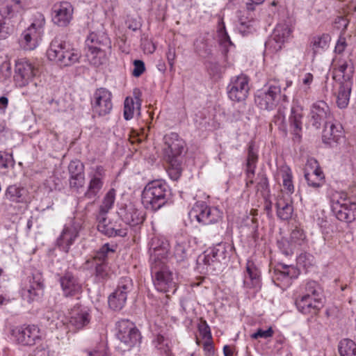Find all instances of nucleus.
I'll return each instance as SVG.
<instances>
[{"instance_id":"nucleus-1","label":"nucleus","mask_w":356,"mask_h":356,"mask_svg":"<svg viewBox=\"0 0 356 356\" xmlns=\"http://www.w3.org/2000/svg\"><path fill=\"white\" fill-rule=\"evenodd\" d=\"M184 141L176 133H170L164 137L163 155L171 165L169 174L176 180L181 175V155L184 151Z\"/></svg>"},{"instance_id":"nucleus-2","label":"nucleus","mask_w":356,"mask_h":356,"mask_svg":"<svg viewBox=\"0 0 356 356\" xmlns=\"http://www.w3.org/2000/svg\"><path fill=\"white\" fill-rule=\"evenodd\" d=\"M168 193V186L164 181H149L142 191V204L147 209L157 211L167 202Z\"/></svg>"},{"instance_id":"nucleus-3","label":"nucleus","mask_w":356,"mask_h":356,"mask_svg":"<svg viewBox=\"0 0 356 356\" xmlns=\"http://www.w3.org/2000/svg\"><path fill=\"white\" fill-rule=\"evenodd\" d=\"M153 284L156 289L162 293H174L177 290L176 275L169 268L167 264L150 265Z\"/></svg>"},{"instance_id":"nucleus-4","label":"nucleus","mask_w":356,"mask_h":356,"mask_svg":"<svg viewBox=\"0 0 356 356\" xmlns=\"http://www.w3.org/2000/svg\"><path fill=\"white\" fill-rule=\"evenodd\" d=\"M256 104L261 109L271 111L281 102L287 101L286 95L282 93L281 86L277 82L270 83L255 94Z\"/></svg>"},{"instance_id":"nucleus-5","label":"nucleus","mask_w":356,"mask_h":356,"mask_svg":"<svg viewBox=\"0 0 356 356\" xmlns=\"http://www.w3.org/2000/svg\"><path fill=\"white\" fill-rule=\"evenodd\" d=\"M88 183L83 194L86 199L95 201L100 196L106 178V170L102 165H95L88 169Z\"/></svg>"},{"instance_id":"nucleus-6","label":"nucleus","mask_w":356,"mask_h":356,"mask_svg":"<svg viewBox=\"0 0 356 356\" xmlns=\"http://www.w3.org/2000/svg\"><path fill=\"white\" fill-rule=\"evenodd\" d=\"M192 221L208 225L219 222L222 218V212L215 207H209L204 202H197L189 211Z\"/></svg>"},{"instance_id":"nucleus-7","label":"nucleus","mask_w":356,"mask_h":356,"mask_svg":"<svg viewBox=\"0 0 356 356\" xmlns=\"http://www.w3.org/2000/svg\"><path fill=\"white\" fill-rule=\"evenodd\" d=\"M11 337L17 343L31 346L42 340L43 333L35 325H24L13 328L11 331Z\"/></svg>"},{"instance_id":"nucleus-8","label":"nucleus","mask_w":356,"mask_h":356,"mask_svg":"<svg viewBox=\"0 0 356 356\" xmlns=\"http://www.w3.org/2000/svg\"><path fill=\"white\" fill-rule=\"evenodd\" d=\"M116 328L118 339L128 350L140 344V333L131 321L120 320L117 323Z\"/></svg>"},{"instance_id":"nucleus-9","label":"nucleus","mask_w":356,"mask_h":356,"mask_svg":"<svg viewBox=\"0 0 356 356\" xmlns=\"http://www.w3.org/2000/svg\"><path fill=\"white\" fill-rule=\"evenodd\" d=\"M44 284L40 275L29 276L22 280L20 294L29 303L38 301L43 296Z\"/></svg>"},{"instance_id":"nucleus-10","label":"nucleus","mask_w":356,"mask_h":356,"mask_svg":"<svg viewBox=\"0 0 356 356\" xmlns=\"http://www.w3.org/2000/svg\"><path fill=\"white\" fill-rule=\"evenodd\" d=\"M331 207L339 220L351 222L356 220V203L347 200L344 194H339V198L334 197Z\"/></svg>"},{"instance_id":"nucleus-11","label":"nucleus","mask_w":356,"mask_h":356,"mask_svg":"<svg viewBox=\"0 0 356 356\" xmlns=\"http://www.w3.org/2000/svg\"><path fill=\"white\" fill-rule=\"evenodd\" d=\"M170 243L163 236H154L149 243L150 265L167 264L170 254Z\"/></svg>"},{"instance_id":"nucleus-12","label":"nucleus","mask_w":356,"mask_h":356,"mask_svg":"<svg viewBox=\"0 0 356 356\" xmlns=\"http://www.w3.org/2000/svg\"><path fill=\"white\" fill-rule=\"evenodd\" d=\"M250 90L249 79L245 74L232 78L227 86L229 98L234 102H240L246 99Z\"/></svg>"},{"instance_id":"nucleus-13","label":"nucleus","mask_w":356,"mask_h":356,"mask_svg":"<svg viewBox=\"0 0 356 356\" xmlns=\"http://www.w3.org/2000/svg\"><path fill=\"white\" fill-rule=\"evenodd\" d=\"M38 73V68L29 60L26 59L18 60L15 63V83L18 87H24Z\"/></svg>"},{"instance_id":"nucleus-14","label":"nucleus","mask_w":356,"mask_h":356,"mask_svg":"<svg viewBox=\"0 0 356 356\" xmlns=\"http://www.w3.org/2000/svg\"><path fill=\"white\" fill-rule=\"evenodd\" d=\"M92 111L99 116L108 114L113 108L112 94L106 88L95 90L91 101Z\"/></svg>"},{"instance_id":"nucleus-15","label":"nucleus","mask_w":356,"mask_h":356,"mask_svg":"<svg viewBox=\"0 0 356 356\" xmlns=\"http://www.w3.org/2000/svg\"><path fill=\"white\" fill-rule=\"evenodd\" d=\"M292 30L285 23L279 24L274 29L271 38L266 42V48L271 52L281 50L284 42L289 39Z\"/></svg>"},{"instance_id":"nucleus-16","label":"nucleus","mask_w":356,"mask_h":356,"mask_svg":"<svg viewBox=\"0 0 356 356\" xmlns=\"http://www.w3.org/2000/svg\"><path fill=\"white\" fill-rule=\"evenodd\" d=\"M261 287V272L252 261L248 260L243 275V288L248 291H252V293H257Z\"/></svg>"},{"instance_id":"nucleus-17","label":"nucleus","mask_w":356,"mask_h":356,"mask_svg":"<svg viewBox=\"0 0 356 356\" xmlns=\"http://www.w3.org/2000/svg\"><path fill=\"white\" fill-rule=\"evenodd\" d=\"M59 283L65 297H72L82 291L79 279L71 272L66 271L59 277Z\"/></svg>"},{"instance_id":"nucleus-18","label":"nucleus","mask_w":356,"mask_h":356,"mask_svg":"<svg viewBox=\"0 0 356 356\" xmlns=\"http://www.w3.org/2000/svg\"><path fill=\"white\" fill-rule=\"evenodd\" d=\"M72 16L73 7L68 2H62L53 8L52 22L58 26H67L72 19Z\"/></svg>"},{"instance_id":"nucleus-19","label":"nucleus","mask_w":356,"mask_h":356,"mask_svg":"<svg viewBox=\"0 0 356 356\" xmlns=\"http://www.w3.org/2000/svg\"><path fill=\"white\" fill-rule=\"evenodd\" d=\"M79 227L75 223H71L64 226L56 243L60 250L68 252L71 245L74 243L79 236Z\"/></svg>"},{"instance_id":"nucleus-20","label":"nucleus","mask_w":356,"mask_h":356,"mask_svg":"<svg viewBox=\"0 0 356 356\" xmlns=\"http://www.w3.org/2000/svg\"><path fill=\"white\" fill-rule=\"evenodd\" d=\"M344 138V131L340 123L327 122L323 131V142L330 146H334L341 143Z\"/></svg>"},{"instance_id":"nucleus-21","label":"nucleus","mask_w":356,"mask_h":356,"mask_svg":"<svg viewBox=\"0 0 356 356\" xmlns=\"http://www.w3.org/2000/svg\"><path fill=\"white\" fill-rule=\"evenodd\" d=\"M305 177L308 185L310 186L318 188L322 186L324 175L316 160L311 159L307 161L305 167Z\"/></svg>"},{"instance_id":"nucleus-22","label":"nucleus","mask_w":356,"mask_h":356,"mask_svg":"<svg viewBox=\"0 0 356 356\" xmlns=\"http://www.w3.org/2000/svg\"><path fill=\"white\" fill-rule=\"evenodd\" d=\"M30 6L31 0H6L0 10L6 17L13 18L24 13Z\"/></svg>"},{"instance_id":"nucleus-23","label":"nucleus","mask_w":356,"mask_h":356,"mask_svg":"<svg viewBox=\"0 0 356 356\" xmlns=\"http://www.w3.org/2000/svg\"><path fill=\"white\" fill-rule=\"evenodd\" d=\"M296 305L299 312L304 314H316L322 307L321 298L309 295H300L296 300Z\"/></svg>"},{"instance_id":"nucleus-24","label":"nucleus","mask_w":356,"mask_h":356,"mask_svg":"<svg viewBox=\"0 0 356 356\" xmlns=\"http://www.w3.org/2000/svg\"><path fill=\"white\" fill-rule=\"evenodd\" d=\"M232 249V248L229 245L225 243H220L208 250L209 254H207L206 257L209 259V257H213L215 259V261L211 264L213 269H220L222 262L225 261L229 257V252Z\"/></svg>"},{"instance_id":"nucleus-25","label":"nucleus","mask_w":356,"mask_h":356,"mask_svg":"<svg viewBox=\"0 0 356 356\" xmlns=\"http://www.w3.org/2000/svg\"><path fill=\"white\" fill-rule=\"evenodd\" d=\"M330 115V108L325 102L318 101L313 104L311 109V118L313 125L316 128H319L321 122L328 118Z\"/></svg>"},{"instance_id":"nucleus-26","label":"nucleus","mask_w":356,"mask_h":356,"mask_svg":"<svg viewBox=\"0 0 356 356\" xmlns=\"http://www.w3.org/2000/svg\"><path fill=\"white\" fill-rule=\"evenodd\" d=\"M67 42L58 38H55L50 42L49 47L47 50V58L60 66Z\"/></svg>"},{"instance_id":"nucleus-27","label":"nucleus","mask_w":356,"mask_h":356,"mask_svg":"<svg viewBox=\"0 0 356 356\" xmlns=\"http://www.w3.org/2000/svg\"><path fill=\"white\" fill-rule=\"evenodd\" d=\"M27 189L19 184L9 185L5 191V198L15 203L26 202L28 198Z\"/></svg>"},{"instance_id":"nucleus-28","label":"nucleus","mask_w":356,"mask_h":356,"mask_svg":"<svg viewBox=\"0 0 356 356\" xmlns=\"http://www.w3.org/2000/svg\"><path fill=\"white\" fill-rule=\"evenodd\" d=\"M134 98L128 97L125 99L124 103V117L125 120H129L133 118L136 113H139L140 109V91L138 88L134 90Z\"/></svg>"},{"instance_id":"nucleus-29","label":"nucleus","mask_w":356,"mask_h":356,"mask_svg":"<svg viewBox=\"0 0 356 356\" xmlns=\"http://www.w3.org/2000/svg\"><path fill=\"white\" fill-rule=\"evenodd\" d=\"M42 34L26 28L21 35L20 44L26 50H33L42 40Z\"/></svg>"},{"instance_id":"nucleus-30","label":"nucleus","mask_w":356,"mask_h":356,"mask_svg":"<svg viewBox=\"0 0 356 356\" xmlns=\"http://www.w3.org/2000/svg\"><path fill=\"white\" fill-rule=\"evenodd\" d=\"M90 311L87 308H74L72 310L70 323L77 330L87 326L90 322Z\"/></svg>"},{"instance_id":"nucleus-31","label":"nucleus","mask_w":356,"mask_h":356,"mask_svg":"<svg viewBox=\"0 0 356 356\" xmlns=\"http://www.w3.org/2000/svg\"><path fill=\"white\" fill-rule=\"evenodd\" d=\"M331 36L328 33L314 35L310 41V48L314 56L321 54L330 47Z\"/></svg>"},{"instance_id":"nucleus-32","label":"nucleus","mask_w":356,"mask_h":356,"mask_svg":"<svg viewBox=\"0 0 356 356\" xmlns=\"http://www.w3.org/2000/svg\"><path fill=\"white\" fill-rule=\"evenodd\" d=\"M122 220L130 226H136L143 222L144 216L141 211L129 204L124 210Z\"/></svg>"},{"instance_id":"nucleus-33","label":"nucleus","mask_w":356,"mask_h":356,"mask_svg":"<svg viewBox=\"0 0 356 356\" xmlns=\"http://www.w3.org/2000/svg\"><path fill=\"white\" fill-rule=\"evenodd\" d=\"M88 49L110 47V40L104 33H90L86 40Z\"/></svg>"},{"instance_id":"nucleus-34","label":"nucleus","mask_w":356,"mask_h":356,"mask_svg":"<svg viewBox=\"0 0 356 356\" xmlns=\"http://www.w3.org/2000/svg\"><path fill=\"white\" fill-rule=\"evenodd\" d=\"M277 176L282 179V191L291 195L294 192V185L291 168L286 165H281L277 170Z\"/></svg>"},{"instance_id":"nucleus-35","label":"nucleus","mask_w":356,"mask_h":356,"mask_svg":"<svg viewBox=\"0 0 356 356\" xmlns=\"http://www.w3.org/2000/svg\"><path fill=\"white\" fill-rule=\"evenodd\" d=\"M97 229L109 237L115 236H124L127 235L125 229L115 228L112 223L108 222L106 216H98Z\"/></svg>"},{"instance_id":"nucleus-36","label":"nucleus","mask_w":356,"mask_h":356,"mask_svg":"<svg viewBox=\"0 0 356 356\" xmlns=\"http://www.w3.org/2000/svg\"><path fill=\"white\" fill-rule=\"evenodd\" d=\"M351 85L348 83H341L337 92H336V102L337 106L345 108L348 106L351 94Z\"/></svg>"},{"instance_id":"nucleus-37","label":"nucleus","mask_w":356,"mask_h":356,"mask_svg":"<svg viewBox=\"0 0 356 356\" xmlns=\"http://www.w3.org/2000/svg\"><path fill=\"white\" fill-rule=\"evenodd\" d=\"M63 54V58L60 65L63 67L70 66L78 63L81 56L79 49L74 48L69 42H67Z\"/></svg>"},{"instance_id":"nucleus-38","label":"nucleus","mask_w":356,"mask_h":356,"mask_svg":"<svg viewBox=\"0 0 356 356\" xmlns=\"http://www.w3.org/2000/svg\"><path fill=\"white\" fill-rule=\"evenodd\" d=\"M86 57L89 63L96 67H98L106 61V52L104 49H88Z\"/></svg>"},{"instance_id":"nucleus-39","label":"nucleus","mask_w":356,"mask_h":356,"mask_svg":"<svg viewBox=\"0 0 356 356\" xmlns=\"http://www.w3.org/2000/svg\"><path fill=\"white\" fill-rule=\"evenodd\" d=\"M277 216L284 220L291 218L293 213V206L290 200L280 198L276 203Z\"/></svg>"},{"instance_id":"nucleus-40","label":"nucleus","mask_w":356,"mask_h":356,"mask_svg":"<svg viewBox=\"0 0 356 356\" xmlns=\"http://www.w3.org/2000/svg\"><path fill=\"white\" fill-rule=\"evenodd\" d=\"M156 348L160 351L161 354L165 356H171L172 355V342L170 339L162 334H158L154 341Z\"/></svg>"},{"instance_id":"nucleus-41","label":"nucleus","mask_w":356,"mask_h":356,"mask_svg":"<svg viewBox=\"0 0 356 356\" xmlns=\"http://www.w3.org/2000/svg\"><path fill=\"white\" fill-rule=\"evenodd\" d=\"M115 200V191L114 189H110L103 198L102 203L99 207V216H105V215L113 208Z\"/></svg>"},{"instance_id":"nucleus-42","label":"nucleus","mask_w":356,"mask_h":356,"mask_svg":"<svg viewBox=\"0 0 356 356\" xmlns=\"http://www.w3.org/2000/svg\"><path fill=\"white\" fill-rule=\"evenodd\" d=\"M207 254H209V251L207 250L197 259L198 268L202 270L207 273H213L220 269H213L211 264L215 261L214 257H209V259L206 257Z\"/></svg>"},{"instance_id":"nucleus-43","label":"nucleus","mask_w":356,"mask_h":356,"mask_svg":"<svg viewBox=\"0 0 356 356\" xmlns=\"http://www.w3.org/2000/svg\"><path fill=\"white\" fill-rule=\"evenodd\" d=\"M30 25L28 26L31 30L36 31L37 32L44 34L45 18L42 13L36 12L33 13L30 19Z\"/></svg>"},{"instance_id":"nucleus-44","label":"nucleus","mask_w":356,"mask_h":356,"mask_svg":"<svg viewBox=\"0 0 356 356\" xmlns=\"http://www.w3.org/2000/svg\"><path fill=\"white\" fill-rule=\"evenodd\" d=\"M127 298L125 295L122 293H116L115 291L110 296L108 297V305L109 307L115 311L122 309L125 305Z\"/></svg>"},{"instance_id":"nucleus-45","label":"nucleus","mask_w":356,"mask_h":356,"mask_svg":"<svg viewBox=\"0 0 356 356\" xmlns=\"http://www.w3.org/2000/svg\"><path fill=\"white\" fill-rule=\"evenodd\" d=\"M341 356H356V343L351 339L341 340L339 346Z\"/></svg>"},{"instance_id":"nucleus-46","label":"nucleus","mask_w":356,"mask_h":356,"mask_svg":"<svg viewBox=\"0 0 356 356\" xmlns=\"http://www.w3.org/2000/svg\"><path fill=\"white\" fill-rule=\"evenodd\" d=\"M289 240L296 249L305 245L307 243V238L304 231L299 228H296L291 232Z\"/></svg>"},{"instance_id":"nucleus-47","label":"nucleus","mask_w":356,"mask_h":356,"mask_svg":"<svg viewBox=\"0 0 356 356\" xmlns=\"http://www.w3.org/2000/svg\"><path fill=\"white\" fill-rule=\"evenodd\" d=\"M295 268L293 266L280 264L275 270V274L277 280H288L293 277V273Z\"/></svg>"},{"instance_id":"nucleus-48","label":"nucleus","mask_w":356,"mask_h":356,"mask_svg":"<svg viewBox=\"0 0 356 356\" xmlns=\"http://www.w3.org/2000/svg\"><path fill=\"white\" fill-rule=\"evenodd\" d=\"M115 245L105 243L96 252L95 256L94 257L95 260H99V261L104 262L110 254L114 253L115 250Z\"/></svg>"},{"instance_id":"nucleus-49","label":"nucleus","mask_w":356,"mask_h":356,"mask_svg":"<svg viewBox=\"0 0 356 356\" xmlns=\"http://www.w3.org/2000/svg\"><path fill=\"white\" fill-rule=\"evenodd\" d=\"M44 319L47 321V325L51 329H57L63 325V321L58 319V314L56 312L48 311L44 314Z\"/></svg>"},{"instance_id":"nucleus-50","label":"nucleus","mask_w":356,"mask_h":356,"mask_svg":"<svg viewBox=\"0 0 356 356\" xmlns=\"http://www.w3.org/2000/svg\"><path fill=\"white\" fill-rule=\"evenodd\" d=\"M277 244L279 250L285 256L292 255L296 250L291 241L286 238L278 240Z\"/></svg>"},{"instance_id":"nucleus-51","label":"nucleus","mask_w":356,"mask_h":356,"mask_svg":"<svg viewBox=\"0 0 356 356\" xmlns=\"http://www.w3.org/2000/svg\"><path fill=\"white\" fill-rule=\"evenodd\" d=\"M70 181V187L78 192L80 189H81L85 184V175L84 173H80V175H74L70 176L69 179Z\"/></svg>"},{"instance_id":"nucleus-52","label":"nucleus","mask_w":356,"mask_h":356,"mask_svg":"<svg viewBox=\"0 0 356 356\" xmlns=\"http://www.w3.org/2000/svg\"><path fill=\"white\" fill-rule=\"evenodd\" d=\"M133 287L132 280L129 277H122L118 283V287L115 289L116 293L122 292L127 298V294L129 293Z\"/></svg>"},{"instance_id":"nucleus-53","label":"nucleus","mask_w":356,"mask_h":356,"mask_svg":"<svg viewBox=\"0 0 356 356\" xmlns=\"http://www.w3.org/2000/svg\"><path fill=\"white\" fill-rule=\"evenodd\" d=\"M15 165L11 153L0 151V170L8 169Z\"/></svg>"},{"instance_id":"nucleus-54","label":"nucleus","mask_w":356,"mask_h":356,"mask_svg":"<svg viewBox=\"0 0 356 356\" xmlns=\"http://www.w3.org/2000/svg\"><path fill=\"white\" fill-rule=\"evenodd\" d=\"M302 115L298 109H292L291 115L290 116V122L291 126L294 129V131H300L302 128Z\"/></svg>"},{"instance_id":"nucleus-55","label":"nucleus","mask_w":356,"mask_h":356,"mask_svg":"<svg viewBox=\"0 0 356 356\" xmlns=\"http://www.w3.org/2000/svg\"><path fill=\"white\" fill-rule=\"evenodd\" d=\"M302 295H309L310 297L320 298L318 284L316 282L309 281L304 286Z\"/></svg>"},{"instance_id":"nucleus-56","label":"nucleus","mask_w":356,"mask_h":356,"mask_svg":"<svg viewBox=\"0 0 356 356\" xmlns=\"http://www.w3.org/2000/svg\"><path fill=\"white\" fill-rule=\"evenodd\" d=\"M200 337L204 341L212 339L211 329L206 321H201L197 326Z\"/></svg>"},{"instance_id":"nucleus-57","label":"nucleus","mask_w":356,"mask_h":356,"mask_svg":"<svg viewBox=\"0 0 356 356\" xmlns=\"http://www.w3.org/2000/svg\"><path fill=\"white\" fill-rule=\"evenodd\" d=\"M348 24L349 20L341 16L337 17L333 22L334 28L340 31V34L343 35H345Z\"/></svg>"},{"instance_id":"nucleus-58","label":"nucleus","mask_w":356,"mask_h":356,"mask_svg":"<svg viewBox=\"0 0 356 356\" xmlns=\"http://www.w3.org/2000/svg\"><path fill=\"white\" fill-rule=\"evenodd\" d=\"M87 356H109L106 346L104 343L97 345L92 350H86Z\"/></svg>"},{"instance_id":"nucleus-59","label":"nucleus","mask_w":356,"mask_h":356,"mask_svg":"<svg viewBox=\"0 0 356 356\" xmlns=\"http://www.w3.org/2000/svg\"><path fill=\"white\" fill-rule=\"evenodd\" d=\"M68 170L70 176L80 175V173H84V165L79 161H72L69 164Z\"/></svg>"},{"instance_id":"nucleus-60","label":"nucleus","mask_w":356,"mask_h":356,"mask_svg":"<svg viewBox=\"0 0 356 356\" xmlns=\"http://www.w3.org/2000/svg\"><path fill=\"white\" fill-rule=\"evenodd\" d=\"M273 334L274 331L272 327H270L266 330L258 329L255 332L250 335V337L252 339H258L260 338L267 339L268 338H271L273 336Z\"/></svg>"},{"instance_id":"nucleus-61","label":"nucleus","mask_w":356,"mask_h":356,"mask_svg":"<svg viewBox=\"0 0 356 356\" xmlns=\"http://www.w3.org/2000/svg\"><path fill=\"white\" fill-rule=\"evenodd\" d=\"M347 46L348 44L345 35L339 34L335 44L334 52L336 54H341L345 51Z\"/></svg>"},{"instance_id":"nucleus-62","label":"nucleus","mask_w":356,"mask_h":356,"mask_svg":"<svg viewBox=\"0 0 356 356\" xmlns=\"http://www.w3.org/2000/svg\"><path fill=\"white\" fill-rule=\"evenodd\" d=\"M257 165H246V186L250 187L254 184V176Z\"/></svg>"},{"instance_id":"nucleus-63","label":"nucleus","mask_w":356,"mask_h":356,"mask_svg":"<svg viewBox=\"0 0 356 356\" xmlns=\"http://www.w3.org/2000/svg\"><path fill=\"white\" fill-rule=\"evenodd\" d=\"M176 57L177 55L175 47L169 45L166 51V58L171 70L174 68Z\"/></svg>"},{"instance_id":"nucleus-64","label":"nucleus","mask_w":356,"mask_h":356,"mask_svg":"<svg viewBox=\"0 0 356 356\" xmlns=\"http://www.w3.org/2000/svg\"><path fill=\"white\" fill-rule=\"evenodd\" d=\"M145 70V63L140 60L134 61V69L132 75L135 77H139Z\"/></svg>"}]
</instances>
